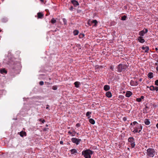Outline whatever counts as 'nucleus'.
<instances>
[{
	"mask_svg": "<svg viewBox=\"0 0 158 158\" xmlns=\"http://www.w3.org/2000/svg\"><path fill=\"white\" fill-rule=\"evenodd\" d=\"M43 14L42 13H40V19L42 18L43 17Z\"/></svg>",
	"mask_w": 158,
	"mask_h": 158,
	"instance_id": "36",
	"label": "nucleus"
},
{
	"mask_svg": "<svg viewBox=\"0 0 158 158\" xmlns=\"http://www.w3.org/2000/svg\"><path fill=\"white\" fill-rule=\"evenodd\" d=\"M74 85L75 87L78 88L79 87V86L80 85V83L78 81H76L74 83Z\"/></svg>",
	"mask_w": 158,
	"mask_h": 158,
	"instance_id": "21",
	"label": "nucleus"
},
{
	"mask_svg": "<svg viewBox=\"0 0 158 158\" xmlns=\"http://www.w3.org/2000/svg\"><path fill=\"white\" fill-rule=\"evenodd\" d=\"M127 66L126 65L122 64H119L117 68V71L118 72H121L127 69Z\"/></svg>",
	"mask_w": 158,
	"mask_h": 158,
	"instance_id": "4",
	"label": "nucleus"
},
{
	"mask_svg": "<svg viewBox=\"0 0 158 158\" xmlns=\"http://www.w3.org/2000/svg\"><path fill=\"white\" fill-rule=\"evenodd\" d=\"M132 81H131V83L132 82Z\"/></svg>",
	"mask_w": 158,
	"mask_h": 158,
	"instance_id": "53",
	"label": "nucleus"
},
{
	"mask_svg": "<svg viewBox=\"0 0 158 158\" xmlns=\"http://www.w3.org/2000/svg\"><path fill=\"white\" fill-rule=\"evenodd\" d=\"M47 130H48L47 128H45L43 129V131H47Z\"/></svg>",
	"mask_w": 158,
	"mask_h": 158,
	"instance_id": "45",
	"label": "nucleus"
},
{
	"mask_svg": "<svg viewBox=\"0 0 158 158\" xmlns=\"http://www.w3.org/2000/svg\"><path fill=\"white\" fill-rule=\"evenodd\" d=\"M128 141L131 143V144L132 148H133L135 145L134 138L132 137L129 138L128 139Z\"/></svg>",
	"mask_w": 158,
	"mask_h": 158,
	"instance_id": "5",
	"label": "nucleus"
},
{
	"mask_svg": "<svg viewBox=\"0 0 158 158\" xmlns=\"http://www.w3.org/2000/svg\"><path fill=\"white\" fill-rule=\"evenodd\" d=\"M149 87H149L148 86H147V88H149Z\"/></svg>",
	"mask_w": 158,
	"mask_h": 158,
	"instance_id": "50",
	"label": "nucleus"
},
{
	"mask_svg": "<svg viewBox=\"0 0 158 158\" xmlns=\"http://www.w3.org/2000/svg\"><path fill=\"white\" fill-rule=\"evenodd\" d=\"M156 127L158 128V123L156 125Z\"/></svg>",
	"mask_w": 158,
	"mask_h": 158,
	"instance_id": "48",
	"label": "nucleus"
},
{
	"mask_svg": "<svg viewBox=\"0 0 158 158\" xmlns=\"http://www.w3.org/2000/svg\"><path fill=\"white\" fill-rule=\"evenodd\" d=\"M7 72V71L5 69H3L0 70V73L2 74H6Z\"/></svg>",
	"mask_w": 158,
	"mask_h": 158,
	"instance_id": "12",
	"label": "nucleus"
},
{
	"mask_svg": "<svg viewBox=\"0 0 158 158\" xmlns=\"http://www.w3.org/2000/svg\"><path fill=\"white\" fill-rule=\"evenodd\" d=\"M68 133L70 135L72 136H74L75 135L76 132L75 131H73L72 132H71L70 131H69Z\"/></svg>",
	"mask_w": 158,
	"mask_h": 158,
	"instance_id": "17",
	"label": "nucleus"
},
{
	"mask_svg": "<svg viewBox=\"0 0 158 158\" xmlns=\"http://www.w3.org/2000/svg\"><path fill=\"white\" fill-rule=\"evenodd\" d=\"M89 122L91 124H94L95 123L94 120L92 118L89 119Z\"/></svg>",
	"mask_w": 158,
	"mask_h": 158,
	"instance_id": "23",
	"label": "nucleus"
},
{
	"mask_svg": "<svg viewBox=\"0 0 158 158\" xmlns=\"http://www.w3.org/2000/svg\"><path fill=\"white\" fill-rule=\"evenodd\" d=\"M142 48L143 50L145 51V52H148L149 50V47L147 46H143L142 47Z\"/></svg>",
	"mask_w": 158,
	"mask_h": 158,
	"instance_id": "8",
	"label": "nucleus"
},
{
	"mask_svg": "<svg viewBox=\"0 0 158 158\" xmlns=\"http://www.w3.org/2000/svg\"><path fill=\"white\" fill-rule=\"evenodd\" d=\"M110 68L111 69L113 70L114 69V67L113 66H110Z\"/></svg>",
	"mask_w": 158,
	"mask_h": 158,
	"instance_id": "43",
	"label": "nucleus"
},
{
	"mask_svg": "<svg viewBox=\"0 0 158 158\" xmlns=\"http://www.w3.org/2000/svg\"><path fill=\"white\" fill-rule=\"evenodd\" d=\"M127 17L126 15H124L122 17L121 19L122 20H126Z\"/></svg>",
	"mask_w": 158,
	"mask_h": 158,
	"instance_id": "29",
	"label": "nucleus"
},
{
	"mask_svg": "<svg viewBox=\"0 0 158 158\" xmlns=\"http://www.w3.org/2000/svg\"><path fill=\"white\" fill-rule=\"evenodd\" d=\"M155 90L157 92H158V87L155 86Z\"/></svg>",
	"mask_w": 158,
	"mask_h": 158,
	"instance_id": "34",
	"label": "nucleus"
},
{
	"mask_svg": "<svg viewBox=\"0 0 158 158\" xmlns=\"http://www.w3.org/2000/svg\"><path fill=\"white\" fill-rule=\"evenodd\" d=\"M45 122V120H42V119H40V122H41V124L42 123H44Z\"/></svg>",
	"mask_w": 158,
	"mask_h": 158,
	"instance_id": "33",
	"label": "nucleus"
},
{
	"mask_svg": "<svg viewBox=\"0 0 158 158\" xmlns=\"http://www.w3.org/2000/svg\"><path fill=\"white\" fill-rule=\"evenodd\" d=\"M63 21L64 22V24H66V23H67V20H66V19L64 18H63Z\"/></svg>",
	"mask_w": 158,
	"mask_h": 158,
	"instance_id": "31",
	"label": "nucleus"
},
{
	"mask_svg": "<svg viewBox=\"0 0 158 158\" xmlns=\"http://www.w3.org/2000/svg\"><path fill=\"white\" fill-rule=\"evenodd\" d=\"M132 125L131 128V131L134 133H139L142 130L143 127L142 126L139 124L136 121H134L130 124Z\"/></svg>",
	"mask_w": 158,
	"mask_h": 158,
	"instance_id": "1",
	"label": "nucleus"
},
{
	"mask_svg": "<svg viewBox=\"0 0 158 158\" xmlns=\"http://www.w3.org/2000/svg\"><path fill=\"white\" fill-rule=\"evenodd\" d=\"M138 40L141 43H143L144 42L145 40L141 36H139L138 37Z\"/></svg>",
	"mask_w": 158,
	"mask_h": 158,
	"instance_id": "9",
	"label": "nucleus"
},
{
	"mask_svg": "<svg viewBox=\"0 0 158 158\" xmlns=\"http://www.w3.org/2000/svg\"><path fill=\"white\" fill-rule=\"evenodd\" d=\"M1 31V29H0V32Z\"/></svg>",
	"mask_w": 158,
	"mask_h": 158,
	"instance_id": "52",
	"label": "nucleus"
},
{
	"mask_svg": "<svg viewBox=\"0 0 158 158\" xmlns=\"http://www.w3.org/2000/svg\"><path fill=\"white\" fill-rule=\"evenodd\" d=\"M144 97L141 96L140 98H136V101L138 102H140L141 101L142 99H143Z\"/></svg>",
	"mask_w": 158,
	"mask_h": 158,
	"instance_id": "22",
	"label": "nucleus"
},
{
	"mask_svg": "<svg viewBox=\"0 0 158 158\" xmlns=\"http://www.w3.org/2000/svg\"><path fill=\"white\" fill-rule=\"evenodd\" d=\"M84 35L83 34H81L79 35V37L80 38H82L84 37Z\"/></svg>",
	"mask_w": 158,
	"mask_h": 158,
	"instance_id": "28",
	"label": "nucleus"
},
{
	"mask_svg": "<svg viewBox=\"0 0 158 158\" xmlns=\"http://www.w3.org/2000/svg\"><path fill=\"white\" fill-rule=\"evenodd\" d=\"M155 49H156V51H157V50H158V48H156Z\"/></svg>",
	"mask_w": 158,
	"mask_h": 158,
	"instance_id": "49",
	"label": "nucleus"
},
{
	"mask_svg": "<svg viewBox=\"0 0 158 158\" xmlns=\"http://www.w3.org/2000/svg\"><path fill=\"white\" fill-rule=\"evenodd\" d=\"M71 2H72V3L73 4V5L74 6H78L79 5V3H78V2L76 0H72V1Z\"/></svg>",
	"mask_w": 158,
	"mask_h": 158,
	"instance_id": "11",
	"label": "nucleus"
},
{
	"mask_svg": "<svg viewBox=\"0 0 158 158\" xmlns=\"http://www.w3.org/2000/svg\"><path fill=\"white\" fill-rule=\"evenodd\" d=\"M40 1L42 2H43L44 3H45V2H46V1L45 0H40Z\"/></svg>",
	"mask_w": 158,
	"mask_h": 158,
	"instance_id": "38",
	"label": "nucleus"
},
{
	"mask_svg": "<svg viewBox=\"0 0 158 158\" xmlns=\"http://www.w3.org/2000/svg\"><path fill=\"white\" fill-rule=\"evenodd\" d=\"M104 88L105 91H107L110 89V88L109 85H105L104 86Z\"/></svg>",
	"mask_w": 158,
	"mask_h": 158,
	"instance_id": "20",
	"label": "nucleus"
},
{
	"mask_svg": "<svg viewBox=\"0 0 158 158\" xmlns=\"http://www.w3.org/2000/svg\"><path fill=\"white\" fill-rule=\"evenodd\" d=\"M93 152L89 150H86L82 152V154L85 158H91V155L93 154Z\"/></svg>",
	"mask_w": 158,
	"mask_h": 158,
	"instance_id": "2",
	"label": "nucleus"
},
{
	"mask_svg": "<svg viewBox=\"0 0 158 158\" xmlns=\"http://www.w3.org/2000/svg\"><path fill=\"white\" fill-rule=\"evenodd\" d=\"M40 18V12H38L37 13V19Z\"/></svg>",
	"mask_w": 158,
	"mask_h": 158,
	"instance_id": "37",
	"label": "nucleus"
},
{
	"mask_svg": "<svg viewBox=\"0 0 158 158\" xmlns=\"http://www.w3.org/2000/svg\"><path fill=\"white\" fill-rule=\"evenodd\" d=\"M80 125L79 123H77L76 125V126L77 127H80Z\"/></svg>",
	"mask_w": 158,
	"mask_h": 158,
	"instance_id": "40",
	"label": "nucleus"
},
{
	"mask_svg": "<svg viewBox=\"0 0 158 158\" xmlns=\"http://www.w3.org/2000/svg\"><path fill=\"white\" fill-rule=\"evenodd\" d=\"M156 70L158 71V66L156 68Z\"/></svg>",
	"mask_w": 158,
	"mask_h": 158,
	"instance_id": "47",
	"label": "nucleus"
},
{
	"mask_svg": "<svg viewBox=\"0 0 158 158\" xmlns=\"http://www.w3.org/2000/svg\"><path fill=\"white\" fill-rule=\"evenodd\" d=\"M145 124L146 125H149L150 124V122L148 119H145L144 121Z\"/></svg>",
	"mask_w": 158,
	"mask_h": 158,
	"instance_id": "14",
	"label": "nucleus"
},
{
	"mask_svg": "<svg viewBox=\"0 0 158 158\" xmlns=\"http://www.w3.org/2000/svg\"><path fill=\"white\" fill-rule=\"evenodd\" d=\"M56 22V20L54 18H52L51 20V23L52 24H54Z\"/></svg>",
	"mask_w": 158,
	"mask_h": 158,
	"instance_id": "26",
	"label": "nucleus"
},
{
	"mask_svg": "<svg viewBox=\"0 0 158 158\" xmlns=\"http://www.w3.org/2000/svg\"><path fill=\"white\" fill-rule=\"evenodd\" d=\"M71 140L73 142L75 143L77 145L78 144L79 142L81 141V139L75 138H72Z\"/></svg>",
	"mask_w": 158,
	"mask_h": 158,
	"instance_id": "6",
	"label": "nucleus"
},
{
	"mask_svg": "<svg viewBox=\"0 0 158 158\" xmlns=\"http://www.w3.org/2000/svg\"><path fill=\"white\" fill-rule=\"evenodd\" d=\"M89 25V26H91V24H92V23H91V21H90V20H89L88 21V23H87Z\"/></svg>",
	"mask_w": 158,
	"mask_h": 158,
	"instance_id": "32",
	"label": "nucleus"
},
{
	"mask_svg": "<svg viewBox=\"0 0 158 158\" xmlns=\"http://www.w3.org/2000/svg\"><path fill=\"white\" fill-rule=\"evenodd\" d=\"M91 23H92L94 24V26L95 27H96L97 26V24L98 23V21L96 20H93L92 21H91Z\"/></svg>",
	"mask_w": 158,
	"mask_h": 158,
	"instance_id": "16",
	"label": "nucleus"
},
{
	"mask_svg": "<svg viewBox=\"0 0 158 158\" xmlns=\"http://www.w3.org/2000/svg\"><path fill=\"white\" fill-rule=\"evenodd\" d=\"M49 105H47V107H46V109H49Z\"/></svg>",
	"mask_w": 158,
	"mask_h": 158,
	"instance_id": "44",
	"label": "nucleus"
},
{
	"mask_svg": "<svg viewBox=\"0 0 158 158\" xmlns=\"http://www.w3.org/2000/svg\"><path fill=\"white\" fill-rule=\"evenodd\" d=\"M78 31L77 30H75L73 31V34L75 35H77L78 34Z\"/></svg>",
	"mask_w": 158,
	"mask_h": 158,
	"instance_id": "27",
	"label": "nucleus"
},
{
	"mask_svg": "<svg viewBox=\"0 0 158 158\" xmlns=\"http://www.w3.org/2000/svg\"><path fill=\"white\" fill-rule=\"evenodd\" d=\"M69 9L70 10H72L73 9V7L72 6H71Z\"/></svg>",
	"mask_w": 158,
	"mask_h": 158,
	"instance_id": "41",
	"label": "nucleus"
},
{
	"mask_svg": "<svg viewBox=\"0 0 158 158\" xmlns=\"http://www.w3.org/2000/svg\"><path fill=\"white\" fill-rule=\"evenodd\" d=\"M52 89L54 90H56L57 89V87L56 85L53 86L52 87Z\"/></svg>",
	"mask_w": 158,
	"mask_h": 158,
	"instance_id": "30",
	"label": "nucleus"
},
{
	"mask_svg": "<svg viewBox=\"0 0 158 158\" xmlns=\"http://www.w3.org/2000/svg\"><path fill=\"white\" fill-rule=\"evenodd\" d=\"M46 127H48V125H47V124H46Z\"/></svg>",
	"mask_w": 158,
	"mask_h": 158,
	"instance_id": "51",
	"label": "nucleus"
},
{
	"mask_svg": "<svg viewBox=\"0 0 158 158\" xmlns=\"http://www.w3.org/2000/svg\"><path fill=\"white\" fill-rule=\"evenodd\" d=\"M127 118L125 117H124L123 118V120L124 121H126L127 120Z\"/></svg>",
	"mask_w": 158,
	"mask_h": 158,
	"instance_id": "42",
	"label": "nucleus"
},
{
	"mask_svg": "<svg viewBox=\"0 0 158 158\" xmlns=\"http://www.w3.org/2000/svg\"><path fill=\"white\" fill-rule=\"evenodd\" d=\"M91 114V113L90 112H87L86 113V116L87 117H88V118H89L90 117V116H89Z\"/></svg>",
	"mask_w": 158,
	"mask_h": 158,
	"instance_id": "24",
	"label": "nucleus"
},
{
	"mask_svg": "<svg viewBox=\"0 0 158 158\" xmlns=\"http://www.w3.org/2000/svg\"><path fill=\"white\" fill-rule=\"evenodd\" d=\"M148 76L150 78H152L153 77V73L152 72H150L148 73Z\"/></svg>",
	"mask_w": 158,
	"mask_h": 158,
	"instance_id": "18",
	"label": "nucleus"
},
{
	"mask_svg": "<svg viewBox=\"0 0 158 158\" xmlns=\"http://www.w3.org/2000/svg\"><path fill=\"white\" fill-rule=\"evenodd\" d=\"M146 153L148 157H152L154 156L156 151L153 148H149L147 150Z\"/></svg>",
	"mask_w": 158,
	"mask_h": 158,
	"instance_id": "3",
	"label": "nucleus"
},
{
	"mask_svg": "<svg viewBox=\"0 0 158 158\" xmlns=\"http://www.w3.org/2000/svg\"><path fill=\"white\" fill-rule=\"evenodd\" d=\"M106 96L108 98H111L112 97V94L109 91L107 92L106 94Z\"/></svg>",
	"mask_w": 158,
	"mask_h": 158,
	"instance_id": "13",
	"label": "nucleus"
},
{
	"mask_svg": "<svg viewBox=\"0 0 158 158\" xmlns=\"http://www.w3.org/2000/svg\"><path fill=\"white\" fill-rule=\"evenodd\" d=\"M44 82L42 81H40V85H43L44 84Z\"/></svg>",
	"mask_w": 158,
	"mask_h": 158,
	"instance_id": "39",
	"label": "nucleus"
},
{
	"mask_svg": "<svg viewBox=\"0 0 158 158\" xmlns=\"http://www.w3.org/2000/svg\"><path fill=\"white\" fill-rule=\"evenodd\" d=\"M155 87L154 86L152 85L149 87V89L153 91L155 90Z\"/></svg>",
	"mask_w": 158,
	"mask_h": 158,
	"instance_id": "25",
	"label": "nucleus"
},
{
	"mask_svg": "<svg viewBox=\"0 0 158 158\" xmlns=\"http://www.w3.org/2000/svg\"><path fill=\"white\" fill-rule=\"evenodd\" d=\"M132 93L130 91H127L126 94V96L127 97H129L132 95Z\"/></svg>",
	"mask_w": 158,
	"mask_h": 158,
	"instance_id": "10",
	"label": "nucleus"
},
{
	"mask_svg": "<svg viewBox=\"0 0 158 158\" xmlns=\"http://www.w3.org/2000/svg\"><path fill=\"white\" fill-rule=\"evenodd\" d=\"M63 141H60V144H63Z\"/></svg>",
	"mask_w": 158,
	"mask_h": 158,
	"instance_id": "46",
	"label": "nucleus"
},
{
	"mask_svg": "<svg viewBox=\"0 0 158 158\" xmlns=\"http://www.w3.org/2000/svg\"><path fill=\"white\" fill-rule=\"evenodd\" d=\"M155 85H156L158 86V80H156L155 82Z\"/></svg>",
	"mask_w": 158,
	"mask_h": 158,
	"instance_id": "35",
	"label": "nucleus"
},
{
	"mask_svg": "<svg viewBox=\"0 0 158 158\" xmlns=\"http://www.w3.org/2000/svg\"><path fill=\"white\" fill-rule=\"evenodd\" d=\"M144 30H145V31L143 30L142 31H140L139 33V35L140 36L144 35V34L147 33L148 31V30L147 29H145Z\"/></svg>",
	"mask_w": 158,
	"mask_h": 158,
	"instance_id": "7",
	"label": "nucleus"
},
{
	"mask_svg": "<svg viewBox=\"0 0 158 158\" xmlns=\"http://www.w3.org/2000/svg\"><path fill=\"white\" fill-rule=\"evenodd\" d=\"M71 154H74L77 152V150L75 149H73L70 150Z\"/></svg>",
	"mask_w": 158,
	"mask_h": 158,
	"instance_id": "15",
	"label": "nucleus"
},
{
	"mask_svg": "<svg viewBox=\"0 0 158 158\" xmlns=\"http://www.w3.org/2000/svg\"><path fill=\"white\" fill-rule=\"evenodd\" d=\"M20 135L21 137L25 136L26 135V133L23 131H22L20 132Z\"/></svg>",
	"mask_w": 158,
	"mask_h": 158,
	"instance_id": "19",
	"label": "nucleus"
}]
</instances>
